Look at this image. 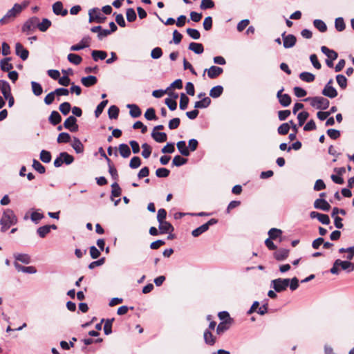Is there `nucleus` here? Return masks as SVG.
Returning <instances> with one entry per match:
<instances>
[{"label":"nucleus","mask_w":354,"mask_h":354,"mask_svg":"<svg viewBox=\"0 0 354 354\" xmlns=\"http://www.w3.org/2000/svg\"><path fill=\"white\" fill-rule=\"evenodd\" d=\"M17 222V218L14 212L10 209H5L0 219L1 231L5 232L11 225L16 224Z\"/></svg>","instance_id":"nucleus-1"},{"label":"nucleus","mask_w":354,"mask_h":354,"mask_svg":"<svg viewBox=\"0 0 354 354\" xmlns=\"http://www.w3.org/2000/svg\"><path fill=\"white\" fill-rule=\"evenodd\" d=\"M350 261L351 260L342 261L339 259H336L334 261L332 268L330 269V272L333 274H339L340 272L339 268V267L347 273L353 272L354 270V263Z\"/></svg>","instance_id":"nucleus-2"},{"label":"nucleus","mask_w":354,"mask_h":354,"mask_svg":"<svg viewBox=\"0 0 354 354\" xmlns=\"http://www.w3.org/2000/svg\"><path fill=\"white\" fill-rule=\"evenodd\" d=\"M304 101L310 102L311 106L320 110H326L330 105V101L322 96L308 97L305 98Z\"/></svg>","instance_id":"nucleus-3"},{"label":"nucleus","mask_w":354,"mask_h":354,"mask_svg":"<svg viewBox=\"0 0 354 354\" xmlns=\"http://www.w3.org/2000/svg\"><path fill=\"white\" fill-rule=\"evenodd\" d=\"M74 161V157L67 152H61L55 159L53 165L55 167H60L64 163L69 165Z\"/></svg>","instance_id":"nucleus-4"},{"label":"nucleus","mask_w":354,"mask_h":354,"mask_svg":"<svg viewBox=\"0 0 354 354\" xmlns=\"http://www.w3.org/2000/svg\"><path fill=\"white\" fill-rule=\"evenodd\" d=\"M38 17L36 16L28 18L22 25L21 31L26 35L35 31L37 28Z\"/></svg>","instance_id":"nucleus-5"},{"label":"nucleus","mask_w":354,"mask_h":354,"mask_svg":"<svg viewBox=\"0 0 354 354\" xmlns=\"http://www.w3.org/2000/svg\"><path fill=\"white\" fill-rule=\"evenodd\" d=\"M290 279L277 278L271 281V288L275 292H281L287 289L289 286Z\"/></svg>","instance_id":"nucleus-6"},{"label":"nucleus","mask_w":354,"mask_h":354,"mask_svg":"<svg viewBox=\"0 0 354 354\" xmlns=\"http://www.w3.org/2000/svg\"><path fill=\"white\" fill-rule=\"evenodd\" d=\"M106 17L100 13L98 8H93L88 10V21L89 23L95 22L97 24H103L105 22Z\"/></svg>","instance_id":"nucleus-7"},{"label":"nucleus","mask_w":354,"mask_h":354,"mask_svg":"<svg viewBox=\"0 0 354 354\" xmlns=\"http://www.w3.org/2000/svg\"><path fill=\"white\" fill-rule=\"evenodd\" d=\"M218 221L216 218H211L207 223L203 224L202 225L196 227V229L192 231V235L194 237H198L203 233L207 232L209 227L218 223Z\"/></svg>","instance_id":"nucleus-8"},{"label":"nucleus","mask_w":354,"mask_h":354,"mask_svg":"<svg viewBox=\"0 0 354 354\" xmlns=\"http://www.w3.org/2000/svg\"><path fill=\"white\" fill-rule=\"evenodd\" d=\"M77 120L73 115L68 116L64 122V127L72 133L77 132L79 130Z\"/></svg>","instance_id":"nucleus-9"},{"label":"nucleus","mask_w":354,"mask_h":354,"mask_svg":"<svg viewBox=\"0 0 354 354\" xmlns=\"http://www.w3.org/2000/svg\"><path fill=\"white\" fill-rule=\"evenodd\" d=\"M283 39V46L285 48H291L295 46L297 42V37L292 34L286 35V32L281 34Z\"/></svg>","instance_id":"nucleus-10"},{"label":"nucleus","mask_w":354,"mask_h":354,"mask_svg":"<svg viewBox=\"0 0 354 354\" xmlns=\"http://www.w3.org/2000/svg\"><path fill=\"white\" fill-rule=\"evenodd\" d=\"M284 91V88L282 87L280 90H279L277 93V98L279 104L283 107H288L292 102L291 97L290 95L285 93L283 94V91Z\"/></svg>","instance_id":"nucleus-11"},{"label":"nucleus","mask_w":354,"mask_h":354,"mask_svg":"<svg viewBox=\"0 0 354 354\" xmlns=\"http://www.w3.org/2000/svg\"><path fill=\"white\" fill-rule=\"evenodd\" d=\"M91 37L89 36H84L82 40L77 44L71 46V51H79L89 46Z\"/></svg>","instance_id":"nucleus-12"},{"label":"nucleus","mask_w":354,"mask_h":354,"mask_svg":"<svg viewBox=\"0 0 354 354\" xmlns=\"http://www.w3.org/2000/svg\"><path fill=\"white\" fill-rule=\"evenodd\" d=\"M15 54L23 61H26L29 56V51L20 43L15 44Z\"/></svg>","instance_id":"nucleus-13"},{"label":"nucleus","mask_w":354,"mask_h":354,"mask_svg":"<svg viewBox=\"0 0 354 354\" xmlns=\"http://www.w3.org/2000/svg\"><path fill=\"white\" fill-rule=\"evenodd\" d=\"M53 12L55 15L65 17L68 15V10L64 8L62 1H56L52 6Z\"/></svg>","instance_id":"nucleus-14"},{"label":"nucleus","mask_w":354,"mask_h":354,"mask_svg":"<svg viewBox=\"0 0 354 354\" xmlns=\"http://www.w3.org/2000/svg\"><path fill=\"white\" fill-rule=\"evenodd\" d=\"M310 217L311 218H317L323 225H328L330 223L328 215L315 211H313L310 213Z\"/></svg>","instance_id":"nucleus-15"},{"label":"nucleus","mask_w":354,"mask_h":354,"mask_svg":"<svg viewBox=\"0 0 354 354\" xmlns=\"http://www.w3.org/2000/svg\"><path fill=\"white\" fill-rule=\"evenodd\" d=\"M313 206L315 209L324 212H328L330 209V205L324 198H317L315 201Z\"/></svg>","instance_id":"nucleus-16"},{"label":"nucleus","mask_w":354,"mask_h":354,"mask_svg":"<svg viewBox=\"0 0 354 354\" xmlns=\"http://www.w3.org/2000/svg\"><path fill=\"white\" fill-rule=\"evenodd\" d=\"M206 71L209 78L215 79L223 73V69L219 66H212L209 68L205 70L203 75Z\"/></svg>","instance_id":"nucleus-17"},{"label":"nucleus","mask_w":354,"mask_h":354,"mask_svg":"<svg viewBox=\"0 0 354 354\" xmlns=\"http://www.w3.org/2000/svg\"><path fill=\"white\" fill-rule=\"evenodd\" d=\"M289 252L288 249L279 248L273 253V257L277 261H282L288 257Z\"/></svg>","instance_id":"nucleus-18"},{"label":"nucleus","mask_w":354,"mask_h":354,"mask_svg":"<svg viewBox=\"0 0 354 354\" xmlns=\"http://www.w3.org/2000/svg\"><path fill=\"white\" fill-rule=\"evenodd\" d=\"M14 266L15 269L18 272H22L28 274H35L37 272V269L35 266H24L19 264L18 262L15 261Z\"/></svg>","instance_id":"nucleus-19"},{"label":"nucleus","mask_w":354,"mask_h":354,"mask_svg":"<svg viewBox=\"0 0 354 354\" xmlns=\"http://www.w3.org/2000/svg\"><path fill=\"white\" fill-rule=\"evenodd\" d=\"M158 230H160V234H167L169 232H174V226L168 221H160L158 225Z\"/></svg>","instance_id":"nucleus-20"},{"label":"nucleus","mask_w":354,"mask_h":354,"mask_svg":"<svg viewBox=\"0 0 354 354\" xmlns=\"http://www.w3.org/2000/svg\"><path fill=\"white\" fill-rule=\"evenodd\" d=\"M11 57H6L0 60V68L3 72H8L13 68V65L10 63Z\"/></svg>","instance_id":"nucleus-21"},{"label":"nucleus","mask_w":354,"mask_h":354,"mask_svg":"<svg viewBox=\"0 0 354 354\" xmlns=\"http://www.w3.org/2000/svg\"><path fill=\"white\" fill-rule=\"evenodd\" d=\"M127 108L129 109V115L133 118H137L142 114L141 109L136 104H128Z\"/></svg>","instance_id":"nucleus-22"},{"label":"nucleus","mask_w":354,"mask_h":354,"mask_svg":"<svg viewBox=\"0 0 354 354\" xmlns=\"http://www.w3.org/2000/svg\"><path fill=\"white\" fill-rule=\"evenodd\" d=\"M322 94L327 97L333 99L337 96L338 93L335 87L325 86L322 91Z\"/></svg>","instance_id":"nucleus-23"},{"label":"nucleus","mask_w":354,"mask_h":354,"mask_svg":"<svg viewBox=\"0 0 354 354\" xmlns=\"http://www.w3.org/2000/svg\"><path fill=\"white\" fill-rule=\"evenodd\" d=\"M13 257L15 261H20L24 264H29L31 262V257L29 254L25 253H15Z\"/></svg>","instance_id":"nucleus-24"},{"label":"nucleus","mask_w":354,"mask_h":354,"mask_svg":"<svg viewBox=\"0 0 354 354\" xmlns=\"http://www.w3.org/2000/svg\"><path fill=\"white\" fill-rule=\"evenodd\" d=\"M0 90L3 97L12 93L9 82L4 80H0Z\"/></svg>","instance_id":"nucleus-25"},{"label":"nucleus","mask_w":354,"mask_h":354,"mask_svg":"<svg viewBox=\"0 0 354 354\" xmlns=\"http://www.w3.org/2000/svg\"><path fill=\"white\" fill-rule=\"evenodd\" d=\"M81 82L84 86L91 87L97 84V79L94 75H88L86 77H82Z\"/></svg>","instance_id":"nucleus-26"},{"label":"nucleus","mask_w":354,"mask_h":354,"mask_svg":"<svg viewBox=\"0 0 354 354\" xmlns=\"http://www.w3.org/2000/svg\"><path fill=\"white\" fill-rule=\"evenodd\" d=\"M91 57L94 62H98L99 60H104L107 57V53L105 50H93L91 52Z\"/></svg>","instance_id":"nucleus-27"},{"label":"nucleus","mask_w":354,"mask_h":354,"mask_svg":"<svg viewBox=\"0 0 354 354\" xmlns=\"http://www.w3.org/2000/svg\"><path fill=\"white\" fill-rule=\"evenodd\" d=\"M62 118L57 111H53L48 117V122L53 126H56L62 122Z\"/></svg>","instance_id":"nucleus-28"},{"label":"nucleus","mask_w":354,"mask_h":354,"mask_svg":"<svg viewBox=\"0 0 354 354\" xmlns=\"http://www.w3.org/2000/svg\"><path fill=\"white\" fill-rule=\"evenodd\" d=\"M52 22L50 19L47 18H43L41 21H39V19L38 18L37 23V28L41 32H46L48 29L51 26Z\"/></svg>","instance_id":"nucleus-29"},{"label":"nucleus","mask_w":354,"mask_h":354,"mask_svg":"<svg viewBox=\"0 0 354 354\" xmlns=\"http://www.w3.org/2000/svg\"><path fill=\"white\" fill-rule=\"evenodd\" d=\"M212 100L209 97H205L194 104L195 109H206L211 104Z\"/></svg>","instance_id":"nucleus-30"},{"label":"nucleus","mask_w":354,"mask_h":354,"mask_svg":"<svg viewBox=\"0 0 354 354\" xmlns=\"http://www.w3.org/2000/svg\"><path fill=\"white\" fill-rule=\"evenodd\" d=\"M188 49L197 55H201L204 52V46L201 43L191 42L189 44Z\"/></svg>","instance_id":"nucleus-31"},{"label":"nucleus","mask_w":354,"mask_h":354,"mask_svg":"<svg viewBox=\"0 0 354 354\" xmlns=\"http://www.w3.org/2000/svg\"><path fill=\"white\" fill-rule=\"evenodd\" d=\"M321 51L326 56H327L328 58L331 59V60H335L338 57V54L336 51L332 49H329L325 46L321 47Z\"/></svg>","instance_id":"nucleus-32"},{"label":"nucleus","mask_w":354,"mask_h":354,"mask_svg":"<svg viewBox=\"0 0 354 354\" xmlns=\"http://www.w3.org/2000/svg\"><path fill=\"white\" fill-rule=\"evenodd\" d=\"M151 136L156 142L159 143L164 142L167 140V135L165 132L152 131Z\"/></svg>","instance_id":"nucleus-33"},{"label":"nucleus","mask_w":354,"mask_h":354,"mask_svg":"<svg viewBox=\"0 0 354 354\" xmlns=\"http://www.w3.org/2000/svg\"><path fill=\"white\" fill-rule=\"evenodd\" d=\"M223 87L221 85H216L209 91V96L212 98L219 97L223 93Z\"/></svg>","instance_id":"nucleus-34"},{"label":"nucleus","mask_w":354,"mask_h":354,"mask_svg":"<svg viewBox=\"0 0 354 354\" xmlns=\"http://www.w3.org/2000/svg\"><path fill=\"white\" fill-rule=\"evenodd\" d=\"M71 146L77 153H82L84 152V145L77 137H73V142Z\"/></svg>","instance_id":"nucleus-35"},{"label":"nucleus","mask_w":354,"mask_h":354,"mask_svg":"<svg viewBox=\"0 0 354 354\" xmlns=\"http://www.w3.org/2000/svg\"><path fill=\"white\" fill-rule=\"evenodd\" d=\"M204 341L205 344L213 346L216 342V338L209 329H206L203 334Z\"/></svg>","instance_id":"nucleus-36"},{"label":"nucleus","mask_w":354,"mask_h":354,"mask_svg":"<svg viewBox=\"0 0 354 354\" xmlns=\"http://www.w3.org/2000/svg\"><path fill=\"white\" fill-rule=\"evenodd\" d=\"M177 148L180 153V154L183 156H189V150H188L187 147L186 146V142L185 140L178 141L176 143Z\"/></svg>","instance_id":"nucleus-37"},{"label":"nucleus","mask_w":354,"mask_h":354,"mask_svg":"<svg viewBox=\"0 0 354 354\" xmlns=\"http://www.w3.org/2000/svg\"><path fill=\"white\" fill-rule=\"evenodd\" d=\"M118 149H119L120 156L122 157H123L124 158H127L130 156L131 149L127 144L122 143V144L119 145Z\"/></svg>","instance_id":"nucleus-38"},{"label":"nucleus","mask_w":354,"mask_h":354,"mask_svg":"<svg viewBox=\"0 0 354 354\" xmlns=\"http://www.w3.org/2000/svg\"><path fill=\"white\" fill-rule=\"evenodd\" d=\"M299 77L302 81L308 83L313 82L315 79V75L314 74L306 71L301 73Z\"/></svg>","instance_id":"nucleus-39"},{"label":"nucleus","mask_w":354,"mask_h":354,"mask_svg":"<svg viewBox=\"0 0 354 354\" xmlns=\"http://www.w3.org/2000/svg\"><path fill=\"white\" fill-rule=\"evenodd\" d=\"M122 189L117 182H114L111 185V199L113 200L114 197H119L121 195Z\"/></svg>","instance_id":"nucleus-40"},{"label":"nucleus","mask_w":354,"mask_h":354,"mask_svg":"<svg viewBox=\"0 0 354 354\" xmlns=\"http://www.w3.org/2000/svg\"><path fill=\"white\" fill-rule=\"evenodd\" d=\"M113 321H114V318H111V319H106L104 322V325L103 330H104V333L106 335H109L112 333V324H113Z\"/></svg>","instance_id":"nucleus-41"},{"label":"nucleus","mask_w":354,"mask_h":354,"mask_svg":"<svg viewBox=\"0 0 354 354\" xmlns=\"http://www.w3.org/2000/svg\"><path fill=\"white\" fill-rule=\"evenodd\" d=\"M313 26L321 32H325L327 30V26L322 19H315Z\"/></svg>","instance_id":"nucleus-42"},{"label":"nucleus","mask_w":354,"mask_h":354,"mask_svg":"<svg viewBox=\"0 0 354 354\" xmlns=\"http://www.w3.org/2000/svg\"><path fill=\"white\" fill-rule=\"evenodd\" d=\"M67 59L69 62L75 65H79L82 61V57L75 53H69L67 56Z\"/></svg>","instance_id":"nucleus-43"},{"label":"nucleus","mask_w":354,"mask_h":354,"mask_svg":"<svg viewBox=\"0 0 354 354\" xmlns=\"http://www.w3.org/2000/svg\"><path fill=\"white\" fill-rule=\"evenodd\" d=\"M120 109L115 105L111 106L108 109V115L110 119H117L119 115Z\"/></svg>","instance_id":"nucleus-44"},{"label":"nucleus","mask_w":354,"mask_h":354,"mask_svg":"<svg viewBox=\"0 0 354 354\" xmlns=\"http://www.w3.org/2000/svg\"><path fill=\"white\" fill-rule=\"evenodd\" d=\"M283 232L281 230L272 227L268 231V236L270 239L276 240L277 238H280Z\"/></svg>","instance_id":"nucleus-45"},{"label":"nucleus","mask_w":354,"mask_h":354,"mask_svg":"<svg viewBox=\"0 0 354 354\" xmlns=\"http://www.w3.org/2000/svg\"><path fill=\"white\" fill-rule=\"evenodd\" d=\"M337 83L342 89H345L347 87V78L342 74H338L335 77Z\"/></svg>","instance_id":"nucleus-46"},{"label":"nucleus","mask_w":354,"mask_h":354,"mask_svg":"<svg viewBox=\"0 0 354 354\" xmlns=\"http://www.w3.org/2000/svg\"><path fill=\"white\" fill-rule=\"evenodd\" d=\"M71 140V135L67 132L60 133L57 138L58 143H68Z\"/></svg>","instance_id":"nucleus-47"},{"label":"nucleus","mask_w":354,"mask_h":354,"mask_svg":"<svg viewBox=\"0 0 354 354\" xmlns=\"http://www.w3.org/2000/svg\"><path fill=\"white\" fill-rule=\"evenodd\" d=\"M39 158L44 163H49L51 161L52 156L50 151L42 149L40 152Z\"/></svg>","instance_id":"nucleus-48"},{"label":"nucleus","mask_w":354,"mask_h":354,"mask_svg":"<svg viewBox=\"0 0 354 354\" xmlns=\"http://www.w3.org/2000/svg\"><path fill=\"white\" fill-rule=\"evenodd\" d=\"M32 91L35 95L39 96L43 93L41 85L35 81L31 82Z\"/></svg>","instance_id":"nucleus-49"},{"label":"nucleus","mask_w":354,"mask_h":354,"mask_svg":"<svg viewBox=\"0 0 354 354\" xmlns=\"http://www.w3.org/2000/svg\"><path fill=\"white\" fill-rule=\"evenodd\" d=\"M189 102V99L186 95V94L184 93H180V104H179L180 109L183 110V111L185 110L187 108Z\"/></svg>","instance_id":"nucleus-50"},{"label":"nucleus","mask_w":354,"mask_h":354,"mask_svg":"<svg viewBox=\"0 0 354 354\" xmlns=\"http://www.w3.org/2000/svg\"><path fill=\"white\" fill-rule=\"evenodd\" d=\"M309 113L306 111L299 113L297 115L298 125L301 127L309 118Z\"/></svg>","instance_id":"nucleus-51"},{"label":"nucleus","mask_w":354,"mask_h":354,"mask_svg":"<svg viewBox=\"0 0 354 354\" xmlns=\"http://www.w3.org/2000/svg\"><path fill=\"white\" fill-rule=\"evenodd\" d=\"M187 162V159L179 155H176L174 156L172 160V165L176 167H180Z\"/></svg>","instance_id":"nucleus-52"},{"label":"nucleus","mask_w":354,"mask_h":354,"mask_svg":"<svg viewBox=\"0 0 354 354\" xmlns=\"http://www.w3.org/2000/svg\"><path fill=\"white\" fill-rule=\"evenodd\" d=\"M145 118L147 120H156L158 119L156 115V111L153 108H148L145 113Z\"/></svg>","instance_id":"nucleus-53"},{"label":"nucleus","mask_w":354,"mask_h":354,"mask_svg":"<svg viewBox=\"0 0 354 354\" xmlns=\"http://www.w3.org/2000/svg\"><path fill=\"white\" fill-rule=\"evenodd\" d=\"M335 27L336 30L339 32H342L345 30L346 24L344 23L343 17H339L335 19Z\"/></svg>","instance_id":"nucleus-54"},{"label":"nucleus","mask_w":354,"mask_h":354,"mask_svg":"<svg viewBox=\"0 0 354 354\" xmlns=\"http://www.w3.org/2000/svg\"><path fill=\"white\" fill-rule=\"evenodd\" d=\"M32 166L33 169L40 174H44L46 172L45 167L36 159H33Z\"/></svg>","instance_id":"nucleus-55"},{"label":"nucleus","mask_w":354,"mask_h":354,"mask_svg":"<svg viewBox=\"0 0 354 354\" xmlns=\"http://www.w3.org/2000/svg\"><path fill=\"white\" fill-rule=\"evenodd\" d=\"M8 12L15 19L21 12V8L18 3H15L13 7L8 10Z\"/></svg>","instance_id":"nucleus-56"},{"label":"nucleus","mask_w":354,"mask_h":354,"mask_svg":"<svg viewBox=\"0 0 354 354\" xmlns=\"http://www.w3.org/2000/svg\"><path fill=\"white\" fill-rule=\"evenodd\" d=\"M36 232L40 238H45L50 233V230L48 225H45L38 227Z\"/></svg>","instance_id":"nucleus-57"},{"label":"nucleus","mask_w":354,"mask_h":354,"mask_svg":"<svg viewBox=\"0 0 354 354\" xmlns=\"http://www.w3.org/2000/svg\"><path fill=\"white\" fill-rule=\"evenodd\" d=\"M108 104V100H102L96 107L95 110V118H98L101 114L103 112L105 106H106V104Z\"/></svg>","instance_id":"nucleus-58"},{"label":"nucleus","mask_w":354,"mask_h":354,"mask_svg":"<svg viewBox=\"0 0 354 354\" xmlns=\"http://www.w3.org/2000/svg\"><path fill=\"white\" fill-rule=\"evenodd\" d=\"M71 109V105L68 102H64L59 105V110L64 115H67Z\"/></svg>","instance_id":"nucleus-59"},{"label":"nucleus","mask_w":354,"mask_h":354,"mask_svg":"<svg viewBox=\"0 0 354 354\" xmlns=\"http://www.w3.org/2000/svg\"><path fill=\"white\" fill-rule=\"evenodd\" d=\"M127 20L129 22H133L137 18L136 13L133 8H129L126 11Z\"/></svg>","instance_id":"nucleus-60"},{"label":"nucleus","mask_w":354,"mask_h":354,"mask_svg":"<svg viewBox=\"0 0 354 354\" xmlns=\"http://www.w3.org/2000/svg\"><path fill=\"white\" fill-rule=\"evenodd\" d=\"M186 32L193 39H199L201 37V33L197 29L188 28Z\"/></svg>","instance_id":"nucleus-61"},{"label":"nucleus","mask_w":354,"mask_h":354,"mask_svg":"<svg viewBox=\"0 0 354 354\" xmlns=\"http://www.w3.org/2000/svg\"><path fill=\"white\" fill-rule=\"evenodd\" d=\"M142 156L145 158H148L150 156L151 151H152V149H151V146L149 144H147V142H145L142 145Z\"/></svg>","instance_id":"nucleus-62"},{"label":"nucleus","mask_w":354,"mask_h":354,"mask_svg":"<svg viewBox=\"0 0 354 354\" xmlns=\"http://www.w3.org/2000/svg\"><path fill=\"white\" fill-rule=\"evenodd\" d=\"M230 324L228 322H221L216 328V333L221 334L230 328Z\"/></svg>","instance_id":"nucleus-63"},{"label":"nucleus","mask_w":354,"mask_h":354,"mask_svg":"<svg viewBox=\"0 0 354 354\" xmlns=\"http://www.w3.org/2000/svg\"><path fill=\"white\" fill-rule=\"evenodd\" d=\"M290 130V124L288 122H285L281 124L277 129V133L279 135L285 136L286 135Z\"/></svg>","instance_id":"nucleus-64"}]
</instances>
